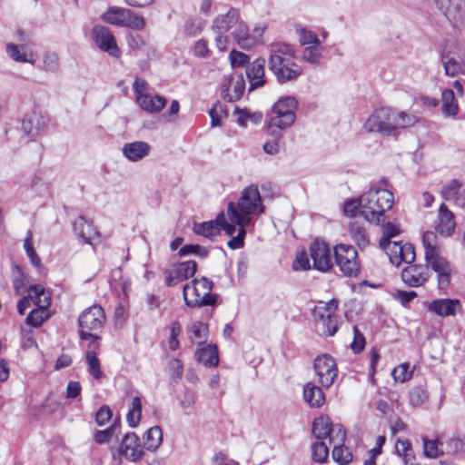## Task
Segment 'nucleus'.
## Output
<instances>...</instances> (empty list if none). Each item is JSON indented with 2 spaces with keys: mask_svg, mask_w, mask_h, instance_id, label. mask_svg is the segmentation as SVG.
<instances>
[{
  "mask_svg": "<svg viewBox=\"0 0 465 465\" xmlns=\"http://www.w3.org/2000/svg\"><path fill=\"white\" fill-rule=\"evenodd\" d=\"M269 69L280 84L296 80L302 73L301 65L295 63L294 48L285 43L271 45Z\"/></svg>",
  "mask_w": 465,
  "mask_h": 465,
  "instance_id": "obj_1",
  "label": "nucleus"
},
{
  "mask_svg": "<svg viewBox=\"0 0 465 465\" xmlns=\"http://www.w3.org/2000/svg\"><path fill=\"white\" fill-rule=\"evenodd\" d=\"M394 203L391 191L372 184L370 190L361 194V216L369 223L380 224L385 221V212Z\"/></svg>",
  "mask_w": 465,
  "mask_h": 465,
  "instance_id": "obj_2",
  "label": "nucleus"
},
{
  "mask_svg": "<svg viewBox=\"0 0 465 465\" xmlns=\"http://www.w3.org/2000/svg\"><path fill=\"white\" fill-rule=\"evenodd\" d=\"M265 212L262 196L256 185L244 188L234 204V232L236 225H254L258 216Z\"/></svg>",
  "mask_w": 465,
  "mask_h": 465,
  "instance_id": "obj_3",
  "label": "nucleus"
},
{
  "mask_svg": "<svg viewBox=\"0 0 465 465\" xmlns=\"http://www.w3.org/2000/svg\"><path fill=\"white\" fill-rule=\"evenodd\" d=\"M105 322L104 309L99 304H94L85 309L78 318L79 337L81 340H90L89 347L99 346L101 337L93 331L100 330Z\"/></svg>",
  "mask_w": 465,
  "mask_h": 465,
  "instance_id": "obj_4",
  "label": "nucleus"
},
{
  "mask_svg": "<svg viewBox=\"0 0 465 465\" xmlns=\"http://www.w3.org/2000/svg\"><path fill=\"white\" fill-rule=\"evenodd\" d=\"M213 282L206 277L193 279L183 288V299L189 307L212 306L216 298L211 293Z\"/></svg>",
  "mask_w": 465,
  "mask_h": 465,
  "instance_id": "obj_5",
  "label": "nucleus"
},
{
  "mask_svg": "<svg viewBox=\"0 0 465 465\" xmlns=\"http://www.w3.org/2000/svg\"><path fill=\"white\" fill-rule=\"evenodd\" d=\"M297 107V101L292 96H286L280 99L272 108L274 114L271 117L268 128L272 130L274 134V128L279 130H284L290 127L295 121V109Z\"/></svg>",
  "mask_w": 465,
  "mask_h": 465,
  "instance_id": "obj_6",
  "label": "nucleus"
},
{
  "mask_svg": "<svg viewBox=\"0 0 465 465\" xmlns=\"http://www.w3.org/2000/svg\"><path fill=\"white\" fill-rule=\"evenodd\" d=\"M364 129L368 133H378L382 136H394L393 109L381 107L374 110L364 123Z\"/></svg>",
  "mask_w": 465,
  "mask_h": 465,
  "instance_id": "obj_7",
  "label": "nucleus"
},
{
  "mask_svg": "<svg viewBox=\"0 0 465 465\" xmlns=\"http://www.w3.org/2000/svg\"><path fill=\"white\" fill-rule=\"evenodd\" d=\"M102 19L105 23L129 27L134 30H142L145 25V21L143 16L134 13L130 9L118 6H111L103 14Z\"/></svg>",
  "mask_w": 465,
  "mask_h": 465,
  "instance_id": "obj_8",
  "label": "nucleus"
},
{
  "mask_svg": "<svg viewBox=\"0 0 465 465\" xmlns=\"http://www.w3.org/2000/svg\"><path fill=\"white\" fill-rule=\"evenodd\" d=\"M312 433L317 440L328 438L329 444H342L346 439V430L341 424H333L329 417L316 418L312 424Z\"/></svg>",
  "mask_w": 465,
  "mask_h": 465,
  "instance_id": "obj_9",
  "label": "nucleus"
},
{
  "mask_svg": "<svg viewBox=\"0 0 465 465\" xmlns=\"http://www.w3.org/2000/svg\"><path fill=\"white\" fill-rule=\"evenodd\" d=\"M426 267L430 268L437 274L438 287L446 290L450 283L452 275L456 272L454 265L440 252H429L425 257Z\"/></svg>",
  "mask_w": 465,
  "mask_h": 465,
  "instance_id": "obj_10",
  "label": "nucleus"
},
{
  "mask_svg": "<svg viewBox=\"0 0 465 465\" xmlns=\"http://www.w3.org/2000/svg\"><path fill=\"white\" fill-rule=\"evenodd\" d=\"M335 262L342 273L349 277H356L361 270L358 252L351 245L338 244L334 248Z\"/></svg>",
  "mask_w": 465,
  "mask_h": 465,
  "instance_id": "obj_11",
  "label": "nucleus"
},
{
  "mask_svg": "<svg viewBox=\"0 0 465 465\" xmlns=\"http://www.w3.org/2000/svg\"><path fill=\"white\" fill-rule=\"evenodd\" d=\"M380 246L386 252L391 262L396 266L401 262L411 263L415 261V250L411 243L381 239Z\"/></svg>",
  "mask_w": 465,
  "mask_h": 465,
  "instance_id": "obj_12",
  "label": "nucleus"
},
{
  "mask_svg": "<svg viewBox=\"0 0 465 465\" xmlns=\"http://www.w3.org/2000/svg\"><path fill=\"white\" fill-rule=\"evenodd\" d=\"M337 307L338 302L331 300L329 302H320L313 311L315 320L322 325L323 332L328 336L334 335L338 330Z\"/></svg>",
  "mask_w": 465,
  "mask_h": 465,
  "instance_id": "obj_13",
  "label": "nucleus"
},
{
  "mask_svg": "<svg viewBox=\"0 0 465 465\" xmlns=\"http://www.w3.org/2000/svg\"><path fill=\"white\" fill-rule=\"evenodd\" d=\"M439 11L456 28L465 24V0H433Z\"/></svg>",
  "mask_w": 465,
  "mask_h": 465,
  "instance_id": "obj_14",
  "label": "nucleus"
},
{
  "mask_svg": "<svg viewBox=\"0 0 465 465\" xmlns=\"http://www.w3.org/2000/svg\"><path fill=\"white\" fill-rule=\"evenodd\" d=\"M445 74L455 76L465 67V53L457 45H451L444 49L440 55Z\"/></svg>",
  "mask_w": 465,
  "mask_h": 465,
  "instance_id": "obj_15",
  "label": "nucleus"
},
{
  "mask_svg": "<svg viewBox=\"0 0 465 465\" xmlns=\"http://www.w3.org/2000/svg\"><path fill=\"white\" fill-rule=\"evenodd\" d=\"M313 368L318 376L319 383L325 389L330 388L338 376L336 362L328 354L318 356L314 360Z\"/></svg>",
  "mask_w": 465,
  "mask_h": 465,
  "instance_id": "obj_16",
  "label": "nucleus"
},
{
  "mask_svg": "<svg viewBox=\"0 0 465 465\" xmlns=\"http://www.w3.org/2000/svg\"><path fill=\"white\" fill-rule=\"evenodd\" d=\"M92 37L96 46L114 58L121 56L116 39L108 27L96 25L93 27Z\"/></svg>",
  "mask_w": 465,
  "mask_h": 465,
  "instance_id": "obj_17",
  "label": "nucleus"
},
{
  "mask_svg": "<svg viewBox=\"0 0 465 465\" xmlns=\"http://www.w3.org/2000/svg\"><path fill=\"white\" fill-rule=\"evenodd\" d=\"M222 231H224L229 236L232 234V223L226 222L223 212L217 215L215 220L193 224V232L196 234L210 239L218 235Z\"/></svg>",
  "mask_w": 465,
  "mask_h": 465,
  "instance_id": "obj_18",
  "label": "nucleus"
},
{
  "mask_svg": "<svg viewBox=\"0 0 465 465\" xmlns=\"http://www.w3.org/2000/svg\"><path fill=\"white\" fill-rule=\"evenodd\" d=\"M120 458L131 462L140 461L143 455V447L141 445L139 437L134 432H127L122 439L118 450Z\"/></svg>",
  "mask_w": 465,
  "mask_h": 465,
  "instance_id": "obj_19",
  "label": "nucleus"
},
{
  "mask_svg": "<svg viewBox=\"0 0 465 465\" xmlns=\"http://www.w3.org/2000/svg\"><path fill=\"white\" fill-rule=\"evenodd\" d=\"M263 30L261 27H255L252 35H250L247 25L242 21H239L238 16L234 13V42L242 49L249 50L255 46Z\"/></svg>",
  "mask_w": 465,
  "mask_h": 465,
  "instance_id": "obj_20",
  "label": "nucleus"
},
{
  "mask_svg": "<svg viewBox=\"0 0 465 465\" xmlns=\"http://www.w3.org/2000/svg\"><path fill=\"white\" fill-rule=\"evenodd\" d=\"M310 256L313 262V268L321 272H327L331 266V255L329 246L316 240L310 245Z\"/></svg>",
  "mask_w": 465,
  "mask_h": 465,
  "instance_id": "obj_21",
  "label": "nucleus"
},
{
  "mask_svg": "<svg viewBox=\"0 0 465 465\" xmlns=\"http://www.w3.org/2000/svg\"><path fill=\"white\" fill-rule=\"evenodd\" d=\"M231 27L232 17L230 16V12L224 15L217 17L213 21V28L216 33V45L217 48L222 52L227 49V46L232 38V32L230 31Z\"/></svg>",
  "mask_w": 465,
  "mask_h": 465,
  "instance_id": "obj_22",
  "label": "nucleus"
},
{
  "mask_svg": "<svg viewBox=\"0 0 465 465\" xmlns=\"http://www.w3.org/2000/svg\"><path fill=\"white\" fill-rule=\"evenodd\" d=\"M49 118L40 112H32L25 115L22 121V130L30 138L34 139L41 134L46 128Z\"/></svg>",
  "mask_w": 465,
  "mask_h": 465,
  "instance_id": "obj_23",
  "label": "nucleus"
},
{
  "mask_svg": "<svg viewBox=\"0 0 465 465\" xmlns=\"http://www.w3.org/2000/svg\"><path fill=\"white\" fill-rule=\"evenodd\" d=\"M430 274L426 265L414 264L401 271V279L410 287L422 286L429 280Z\"/></svg>",
  "mask_w": 465,
  "mask_h": 465,
  "instance_id": "obj_24",
  "label": "nucleus"
},
{
  "mask_svg": "<svg viewBox=\"0 0 465 465\" xmlns=\"http://www.w3.org/2000/svg\"><path fill=\"white\" fill-rule=\"evenodd\" d=\"M197 271V262L190 260L179 262L173 266L170 276L167 278V284L169 286H175L180 282L187 280L193 276Z\"/></svg>",
  "mask_w": 465,
  "mask_h": 465,
  "instance_id": "obj_25",
  "label": "nucleus"
},
{
  "mask_svg": "<svg viewBox=\"0 0 465 465\" xmlns=\"http://www.w3.org/2000/svg\"><path fill=\"white\" fill-rule=\"evenodd\" d=\"M455 227L454 213L446 204L441 203L438 212L437 223L435 226L436 232L442 236L449 237L454 232Z\"/></svg>",
  "mask_w": 465,
  "mask_h": 465,
  "instance_id": "obj_26",
  "label": "nucleus"
},
{
  "mask_svg": "<svg viewBox=\"0 0 465 465\" xmlns=\"http://www.w3.org/2000/svg\"><path fill=\"white\" fill-rule=\"evenodd\" d=\"M428 308L439 316L447 317L455 315L461 309V305L457 299H438L432 301Z\"/></svg>",
  "mask_w": 465,
  "mask_h": 465,
  "instance_id": "obj_27",
  "label": "nucleus"
},
{
  "mask_svg": "<svg viewBox=\"0 0 465 465\" xmlns=\"http://www.w3.org/2000/svg\"><path fill=\"white\" fill-rule=\"evenodd\" d=\"M265 60L258 58L248 65L246 68V75L250 83V91L262 87L266 83L264 79Z\"/></svg>",
  "mask_w": 465,
  "mask_h": 465,
  "instance_id": "obj_28",
  "label": "nucleus"
},
{
  "mask_svg": "<svg viewBox=\"0 0 465 465\" xmlns=\"http://www.w3.org/2000/svg\"><path fill=\"white\" fill-rule=\"evenodd\" d=\"M150 150V144L143 141L128 143L122 148L123 154L131 162H137L146 157Z\"/></svg>",
  "mask_w": 465,
  "mask_h": 465,
  "instance_id": "obj_29",
  "label": "nucleus"
},
{
  "mask_svg": "<svg viewBox=\"0 0 465 465\" xmlns=\"http://www.w3.org/2000/svg\"><path fill=\"white\" fill-rule=\"evenodd\" d=\"M137 103L143 110L150 114H158L166 106L167 100L161 95L147 94L146 95H138Z\"/></svg>",
  "mask_w": 465,
  "mask_h": 465,
  "instance_id": "obj_30",
  "label": "nucleus"
},
{
  "mask_svg": "<svg viewBox=\"0 0 465 465\" xmlns=\"http://www.w3.org/2000/svg\"><path fill=\"white\" fill-rule=\"evenodd\" d=\"M304 401L312 408H319L325 402V396L321 387L312 382H307L303 387Z\"/></svg>",
  "mask_w": 465,
  "mask_h": 465,
  "instance_id": "obj_31",
  "label": "nucleus"
},
{
  "mask_svg": "<svg viewBox=\"0 0 465 465\" xmlns=\"http://www.w3.org/2000/svg\"><path fill=\"white\" fill-rule=\"evenodd\" d=\"M197 361L204 366L214 367L218 365L219 355L215 345H205L195 351Z\"/></svg>",
  "mask_w": 465,
  "mask_h": 465,
  "instance_id": "obj_32",
  "label": "nucleus"
},
{
  "mask_svg": "<svg viewBox=\"0 0 465 465\" xmlns=\"http://www.w3.org/2000/svg\"><path fill=\"white\" fill-rule=\"evenodd\" d=\"M234 114L237 115V124L243 128L249 127V124L252 125L259 124L262 120V114L260 112L252 113L246 108L234 107Z\"/></svg>",
  "mask_w": 465,
  "mask_h": 465,
  "instance_id": "obj_33",
  "label": "nucleus"
},
{
  "mask_svg": "<svg viewBox=\"0 0 465 465\" xmlns=\"http://www.w3.org/2000/svg\"><path fill=\"white\" fill-rule=\"evenodd\" d=\"M349 234L360 249H364L370 244V238L365 227L358 222L350 223Z\"/></svg>",
  "mask_w": 465,
  "mask_h": 465,
  "instance_id": "obj_34",
  "label": "nucleus"
},
{
  "mask_svg": "<svg viewBox=\"0 0 465 465\" xmlns=\"http://www.w3.org/2000/svg\"><path fill=\"white\" fill-rule=\"evenodd\" d=\"M6 54L8 56L17 63H29L31 64H35V55L33 51H25L22 53L18 45L9 43L5 47Z\"/></svg>",
  "mask_w": 465,
  "mask_h": 465,
  "instance_id": "obj_35",
  "label": "nucleus"
},
{
  "mask_svg": "<svg viewBox=\"0 0 465 465\" xmlns=\"http://www.w3.org/2000/svg\"><path fill=\"white\" fill-rule=\"evenodd\" d=\"M29 296L39 309L45 310L51 304V296L41 284L30 286Z\"/></svg>",
  "mask_w": 465,
  "mask_h": 465,
  "instance_id": "obj_36",
  "label": "nucleus"
},
{
  "mask_svg": "<svg viewBox=\"0 0 465 465\" xmlns=\"http://www.w3.org/2000/svg\"><path fill=\"white\" fill-rule=\"evenodd\" d=\"M144 448L148 450H156L163 442V431L160 426L150 428L143 437Z\"/></svg>",
  "mask_w": 465,
  "mask_h": 465,
  "instance_id": "obj_37",
  "label": "nucleus"
},
{
  "mask_svg": "<svg viewBox=\"0 0 465 465\" xmlns=\"http://www.w3.org/2000/svg\"><path fill=\"white\" fill-rule=\"evenodd\" d=\"M73 229L75 234L82 238L85 243H90L92 234L95 233L93 224L88 223L82 215L73 223Z\"/></svg>",
  "mask_w": 465,
  "mask_h": 465,
  "instance_id": "obj_38",
  "label": "nucleus"
},
{
  "mask_svg": "<svg viewBox=\"0 0 465 465\" xmlns=\"http://www.w3.org/2000/svg\"><path fill=\"white\" fill-rule=\"evenodd\" d=\"M442 113L447 116L454 117L459 112V105L451 89H445L441 93Z\"/></svg>",
  "mask_w": 465,
  "mask_h": 465,
  "instance_id": "obj_39",
  "label": "nucleus"
},
{
  "mask_svg": "<svg viewBox=\"0 0 465 465\" xmlns=\"http://www.w3.org/2000/svg\"><path fill=\"white\" fill-rule=\"evenodd\" d=\"M395 450L399 456L402 458L405 465H417L414 462L415 456L409 440H398L395 444Z\"/></svg>",
  "mask_w": 465,
  "mask_h": 465,
  "instance_id": "obj_40",
  "label": "nucleus"
},
{
  "mask_svg": "<svg viewBox=\"0 0 465 465\" xmlns=\"http://www.w3.org/2000/svg\"><path fill=\"white\" fill-rule=\"evenodd\" d=\"M142 416V401L139 397H134L130 405L126 420L131 428H135L141 420Z\"/></svg>",
  "mask_w": 465,
  "mask_h": 465,
  "instance_id": "obj_41",
  "label": "nucleus"
},
{
  "mask_svg": "<svg viewBox=\"0 0 465 465\" xmlns=\"http://www.w3.org/2000/svg\"><path fill=\"white\" fill-rule=\"evenodd\" d=\"M93 350H89L86 352V363H87V371L90 375H92L95 380H100L103 376L100 361L96 356L94 346H92Z\"/></svg>",
  "mask_w": 465,
  "mask_h": 465,
  "instance_id": "obj_42",
  "label": "nucleus"
},
{
  "mask_svg": "<svg viewBox=\"0 0 465 465\" xmlns=\"http://www.w3.org/2000/svg\"><path fill=\"white\" fill-rule=\"evenodd\" d=\"M190 339L197 344L204 343L207 340L208 326L201 322H195L190 328Z\"/></svg>",
  "mask_w": 465,
  "mask_h": 465,
  "instance_id": "obj_43",
  "label": "nucleus"
},
{
  "mask_svg": "<svg viewBox=\"0 0 465 465\" xmlns=\"http://www.w3.org/2000/svg\"><path fill=\"white\" fill-rule=\"evenodd\" d=\"M323 50L324 48L321 43L309 45L303 50L302 57L310 64H319L322 59Z\"/></svg>",
  "mask_w": 465,
  "mask_h": 465,
  "instance_id": "obj_44",
  "label": "nucleus"
},
{
  "mask_svg": "<svg viewBox=\"0 0 465 465\" xmlns=\"http://www.w3.org/2000/svg\"><path fill=\"white\" fill-rule=\"evenodd\" d=\"M393 114H394L395 135L398 133V129L411 126L418 121V119L415 115H412V114H407L404 112H398L396 110H393Z\"/></svg>",
  "mask_w": 465,
  "mask_h": 465,
  "instance_id": "obj_45",
  "label": "nucleus"
},
{
  "mask_svg": "<svg viewBox=\"0 0 465 465\" xmlns=\"http://www.w3.org/2000/svg\"><path fill=\"white\" fill-rule=\"evenodd\" d=\"M312 459L315 462H325L329 456V447L323 440H318L312 445Z\"/></svg>",
  "mask_w": 465,
  "mask_h": 465,
  "instance_id": "obj_46",
  "label": "nucleus"
},
{
  "mask_svg": "<svg viewBox=\"0 0 465 465\" xmlns=\"http://www.w3.org/2000/svg\"><path fill=\"white\" fill-rule=\"evenodd\" d=\"M332 445V458L334 461L341 465H346L352 460V454L348 448L344 447V443Z\"/></svg>",
  "mask_w": 465,
  "mask_h": 465,
  "instance_id": "obj_47",
  "label": "nucleus"
},
{
  "mask_svg": "<svg viewBox=\"0 0 465 465\" xmlns=\"http://www.w3.org/2000/svg\"><path fill=\"white\" fill-rule=\"evenodd\" d=\"M212 127L220 126L223 118L228 117V111L225 105L218 102L209 112Z\"/></svg>",
  "mask_w": 465,
  "mask_h": 465,
  "instance_id": "obj_48",
  "label": "nucleus"
},
{
  "mask_svg": "<svg viewBox=\"0 0 465 465\" xmlns=\"http://www.w3.org/2000/svg\"><path fill=\"white\" fill-rule=\"evenodd\" d=\"M422 243L424 246L425 257L429 255V252H440V249L438 244V237L433 232H426L422 236Z\"/></svg>",
  "mask_w": 465,
  "mask_h": 465,
  "instance_id": "obj_49",
  "label": "nucleus"
},
{
  "mask_svg": "<svg viewBox=\"0 0 465 465\" xmlns=\"http://www.w3.org/2000/svg\"><path fill=\"white\" fill-rule=\"evenodd\" d=\"M461 183L458 180L450 181L447 185H445L441 191L440 194L445 201L454 200L456 203V197L459 196L460 189Z\"/></svg>",
  "mask_w": 465,
  "mask_h": 465,
  "instance_id": "obj_50",
  "label": "nucleus"
},
{
  "mask_svg": "<svg viewBox=\"0 0 465 465\" xmlns=\"http://www.w3.org/2000/svg\"><path fill=\"white\" fill-rule=\"evenodd\" d=\"M44 70L50 73H57L60 69L59 56L54 52H46L43 58Z\"/></svg>",
  "mask_w": 465,
  "mask_h": 465,
  "instance_id": "obj_51",
  "label": "nucleus"
},
{
  "mask_svg": "<svg viewBox=\"0 0 465 465\" xmlns=\"http://www.w3.org/2000/svg\"><path fill=\"white\" fill-rule=\"evenodd\" d=\"M438 440H428L423 438L424 454L429 458H437L443 454L444 450L440 448Z\"/></svg>",
  "mask_w": 465,
  "mask_h": 465,
  "instance_id": "obj_52",
  "label": "nucleus"
},
{
  "mask_svg": "<svg viewBox=\"0 0 465 465\" xmlns=\"http://www.w3.org/2000/svg\"><path fill=\"white\" fill-rule=\"evenodd\" d=\"M180 256H186L189 254H195L202 258H205L208 255V250L198 244H186L183 245L178 252Z\"/></svg>",
  "mask_w": 465,
  "mask_h": 465,
  "instance_id": "obj_53",
  "label": "nucleus"
},
{
  "mask_svg": "<svg viewBox=\"0 0 465 465\" xmlns=\"http://www.w3.org/2000/svg\"><path fill=\"white\" fill-rule=\"evenodd\" d=\"M267 129H269L267 127ZM282 131L277 128H274V134L272 133V130H268V133L272 134L274 137L273 141H268L263 144V150L266 153L269 154H275L279 152V143L278 140L282 137Z\"/></svg>",
  "mask_w": 465,
  "mask_h": 465,
  "instance_id": "obj_54",
  "label": "nucleus"
},
{
  "mask_svg": "<svg viewBox=\"0 0 465 465\" xmlns=\"http://www.w3.org/2000/svg\"><path fill=\"white\" fill-rule=\"evenodd\" d=\"M412 371L409 363H402L392 370L391 375L396 381L404 382L411 379Z\"/></svg>",
  "mask_w": 465,
  "mask_h": 465,
  "instance_id": "obj_55",
  "label": "nucleus"
},
{
  "mask_svg": "<svg viewBox=\"0 0 465 465\" xmlns=\"http://www.w3.org/2000/svg\"><path fill=\"white\" fill-rule=\"evenodd\" d=\"M117 429L116 422H114L110 427L105 430H97L94 433V440L98 444H104L111 440L113 435Z\"/></svg>",
  "mask_w": 465,
  "mask_h": 465,
  "instance_id": "obj_56",
  "label": "nucleus"
},
{
  "mask_svg": "<svg viewBox=\"0 0 465 465\" xmlns=\"http://www.w3.org/2000/svg\"><path fill=\"white\" fill-rule=\"evenodd\" d=\"M446 451L457 454L465 452V441L459 437H451L446 441Z\"/></svg>",
  "mask_w": 465,
  "mask_h": 465,
  "instance_id": "obj_57",
  "label": "nucleus"
},
{
  "mask_svg": "<svg viewBox=\"0 0 465 465\" xmlns=\"http://www.w3.org/2000/svg\"><path fill=\"white\" fill-rule=\"evenodd\" d=\"M45 311L43 309H34L30 312L26 318V322L33 327L41 326L45 321Z\"/></svg>",
  "mask_w": 465,
  "mask_h": 465,
  "instance_id": "obj_58",
  "label": "nucleus"
},
{
  "mask_svg": "<svg viewBox=\"0 0 465 465\" xmlns=\"http://www.w3.org/2000/svg\"><path fill=\"white\" fill-rule=\"evenodd\" d=\"M31 239H32V232L28 231L27 237L25 238V242H24V247H25L27 256L30 258L31 262L35 266H39L41 264V260L33 247Z\"/></svg>",
  "mask_w": 465,
  "mask_h": 465,
  "instance_id": "obj_59",
  "label": "nucleus"
},
{
  "mask_svg": "<svg viewBox=\"0 0 465 465\" xmlns=\"http://www.w3.org/2000/svg\"><path fill=\"white\" fill-rule=\"evenodd\" d=\"M113 416L112 411L107 405L101 406L95 413V422L98 426H104L111 420Z\"/></svg>",
  "mask_w": 465,
  "mask_h": 465,
  "instance_id": "obj_60",
  "label": "nucleus"
},
{
  "mask_svg": "<svg viewBox=\"0 0 465 465\" xmlns=\"http://www.w3.org/2000/svg\"><path fill=\"white\" fill-rule=\"evenodd\" d=\"M299 41L302 45H313L321 43L315 34L306 29H301L299 31Z\"/></svg>",
  "mask_w": 465,
  "mask_h": 465,
  "instance_id": "obj_61",
  "label": "nucleus"
},
{
  "mask_svg": "<svg viewBox=\"0 0 465 465\" xmlns=\"http://www.w3.org/2000/svg\"><path fill=\"white\" fill-rule=\"evenodd\" d=\"M292 267L295 271L310 269L311 264L308 254L305 252H299L293 262Z\"/></svg>",
  "mask_w": 465,
  "mask_h": 465,
  "instance_id": "obj_62",
  "label": "nucleus"
},
{
  "mask_svg": "<svg viewBox=\"0 0 465 465\" xmlns=\"http://www.w3.org/2000/svg\"><path fill=\"white\" fill-rule=\"evenodd\" d=\"M357 211L361 214V195L358 199L347 201L344 204V213L353 216Z\"/></svg>",
  "mask_w": 465,
  "mask_h": 465,
  "instance_id": "obj_63",
  "label": "nucleus"
},
{
  "mask_svg": "<svg viewBox=\"0 0 465 465\" xmlns=\"http://www.w3.org/2000/svg\"><path fill=\"white\" fill-rule=\"evenodd\" d=\"M353 332L354 338L351 343V349L355 352H360L363 350L365 346V338L356 326L353 327Z\"/></svg>",
  "mask_w": 465,
  "mask_h": 465,
  "instance_id": "obj_64",
  "label": "nucleus"
}]
</instances>
